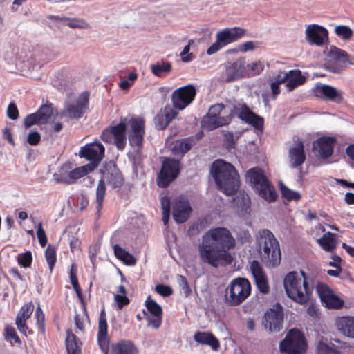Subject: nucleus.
Returning <instances> with one entry per match:
<instances>
[{"instance_id": "5", "label": "nucleus", "mask_w": 354, "mask_h": 354, "mask_svg": "<svg viewBox=\"0 0 354 354\" xmlns=\"http://www.w3.org/2000/svg\"><path fill=\"white\" fill-rule=\"evenodd\" d=\"M246 177L255 192L265 201L271 203L276 200L277 193L261 169L252 168L248 171Z\"/></svg>"}, {"instance_id": "60", "label": "nucleus", "mask_w": 354, "mask_h": 354, "mask_svg": "<svg viewBox=\"0 0 354 354\" xmlns=\"http://www.w3.org/2000/svg\"><path fill=\"white\" fill-rule=\"evenodd\" d=\"M248 68L251 71L252 75H256L259 74L263 70V64L260 61L254 62L248 66Z\"/></svg>"}, {"instance_id": "10", "label": "nucleus", "mask_w": 354, "mask_h": 354, "mask_svg": "<svg viewBox=\"0 0 354 354\" xmlns=\"http://www.w3.org/2000/svg\"><path fill=\"white\" fill-rule=\"evenodd\" d=\"M196 94V88L192 84H188L176 89L171 94V102L174 108L179 111L185 109L193 102Z\"/></svg>"}, {"instance_id": "49", "label": "nucleus", "mask_w": 354, "mask_h": 354, "mask_svg": "<svg viewBox=\"0 0 354 354\" xmlns=\"http://www.w3.org/2000/svg\"><path fill=\"white\" fill-rule=\"evenodd\" d=\"M70 281L77 295L79 297H80L81 289L78 284V280L77 277V268L75 266V264L71 265L70 270Z\"/></svg>"}, {"instance_id": "22", "label": "nucleus", "mask_w": 354, "mask_h": 354, "mask_svg": "<svg viewBox=\"0 0 354 354\" xmlns=\"http://www.w3.org/2000/svg\"><path fill=\"white\" fill-rule=\"evenodd\" d=\"M104 153V146L100 142H93L81 147L80 156L91 160V163H95L97 167L102 159Z\"/></svg>"}, {"instance_id": "38", "label": "nucleus", "mask_w": 354, "mask_h": 354, "mask_svg": "<svg viewBox=\"0 0 354 354\" xmlns=\"http://www.w3.org/2000/svg\"><path fill=\"white\" fill-rule=\"evenodd\" d=\"M96 168L95 163H88L77 167L71 171L72 184L77 179L86 176Z\"/></svg>"}, {"instance_id": "14", "label": "nucleus", "mask_w": 354, "mask_h": 354, "mask_svg": "<svg viewBox=\"0 0 354 354\" xmlns=\"http://www.w3.org/2000/svg\"><path fill=\"white\" fill-rule=\"evenodd\" d=\"M305 39L310 45L322 46L328 41V32L323 26L310 24L306 27Z\"/></svg>"}, {"instance_id": "3", "label": "nucleus", "mask_w": 354, "mask_h": 354, "mask_svg": "<svg viewBox=\"0 0 354 354\" xmlns=\"http://www.w3.org/2000/svg\"><path fill=\"white\" fill-rule=\"evenodd\" d=\"M211 173L218 189L226 195H232L239 187V176L234 166L223 160H215Z\"/></svg>"}, {"instance_id": "26", "label": "nucleus", "mask_w": 354, "mask_h": 354, "mask_svg": "<svg viewBox=\"0 0 354 354\" xmlns=\"http://www.w3.org/2000/svg\"><path fill=\"white\" fill-rule=\"evenodd\" d=\"M245 30L241 27L227 28L216 33V39L225 46L244 36Z\"/></svg>"}, {"instance_id": "34", "label": "nucleus", "mask_w": 354, "mask_h": 354, "mask_svg": "<svg viewBox=\"0 0 354 354\" xmlns=\"http://www.w3.org/2000/svg\"><path fill=\"white\" fill-rule=\"evenodd\" d=\"M138 348L130 340H120L113 344L111 348V354H138Z\"/></svg>"}, {"instance_id": "7", "label": "nucleus", "mask_w": 354, "mask_h": 354, "mask_svg": "<svg viewBox=\"0 0 354 354\" xmlns=\"http://www.w3.org/2000/svg\"><path fill=\"white\" fill-rule=\"evenodd\" d=\"M307 349L304 335L297 329H291L279 344V350L284 354H303Z\"/></svg>"}, {"instance_id": "27", "label": "nucleus", "mask_w": 354, "mask_h": 354, "mask_svg": "<svg viewBox=\"0 0 354 354\" xmlns=\"http://www.w3.org/2000/svg\"><path fill=\"white\" fill-rule=\"evenodd\" d=\"M335 139L333 137H321L313 143V149L322 158L330 157L333 152Z\"/></svg>"}, {"instance_id": "18", "label": "nucleus", "mask_w": 354, "mask_h": 354, "mask_svg": "<svg viewBox=\"0 0 354 354\" xmlns=\"http://www.w3.org/2000/svg\"><path fill=\"white\" fill-rule=\"evenodd\" d=\"M317 292L322 302L328 308H341L344 301L342 299L335 295L326 285L319 283L316 288Z\"/></svg>"}, {"instance_id": "46", "label": "nucleus", "mask_w": 354, "mask_h": 354, "mask_svg": "<svg viewBox=\"0 0 354 354\" xmlns=\"http://www.w3.org/2000/svg\"><path fill=\"white\" fill-rule=\"evenodd\" d=\"M348 347L349 346L346 342L334 339L330 342V354H340Z\"/></svg>"}, {"instance_id": "58", "label": "nucleus", "mask_w": 354, "mask_h": 354, "mask_svg": "<svg viewBox=\"0 0 354 354\" xmlns=\"http://www.w3.org/2000/svg\"><path fill=\"white\" fill-rule=\"evenodd\" d=\"M154 122H155L156 127L158 129H163L166 128L169 124V122L168 121L165 120V116H164L163 113L161 112V111L155 117Z\"/></svg>"}, {"instance_id": "64", "label": "nucleus", "mask_w": 354, "mask_h": 354, "mask_svg": "<svg viewBox=\"0 0 354 354\" xmlns=\"http://www.w3.org/2000/svg\"><path fill=\"white\" fill-rule=\"evenodd\" d=\"M35 317L37 318V323L39 328L43 329L44 323V315L39 306H38L35 310Z\"/></svg>"}, {"instance_id": "36", "label": "nucleus", "mask_w": 354, "mask_h": 354, "mask_svg": "<svg viewBox=\"0 0 354 354\" xmlns=\"http://www.w3.org/2000/svg\"><path fill=\"white\" fill-rule=\"evenodd\" d=\"M71 171L70 163L64 164L54 174L55 181L60 183L72 184Z\"/></svg>"}, {"instance_id": "35", "label": "nucleus", "mask_w": 354, "mask_h": 354, "mask_svg": "<svg viewBox=\"0 0 354 354\" xmlns=\"http://www.w3.org/2000/svg\"><path fill=\"white\" fill-rule=\"evenodd\" d=\"M193 337L198 344L208 345L214 351H217L220 347L218 339L211 333L198 331L195 333Z\"/></svg>"}, {"instance_id": "41", "label": "nucleus", "mask_w": 354, "mask_h": 354, "mask_svg": "<svg viewBox=\"0 0 354 354\" xmlns=\"http://www.w3.org/2000/svg\"><path fill=\"white\" fill-rule=\"evenodd\" d=\"M66 344L68 354H81L80 348L77 345V337L68 331L66 338Z\"/></svg>"}, {"instance_id": "21", "label": "nucleus", "mask_w": 354, "mask_h": 354, "mask_svg": "<svg viewBox=\"0 0 354 354\" xmlns=\"http://www.w3.org/2000/svg\"><path fill=\"white\" fill-rule=\"evenodd\" d=\"M312 92L317 97L337 103L343 99V92L341 90L328 84L317 85L313 88Z\"/></svg>"}, {"instance_id": "43", "label": "nucleus", "mask_w": 354, "mask_h": 354, "mask_svg": "<svg viewBox=\"0 0 354 354\" xmlns=\"http://www.w3.org/2000/svg\"><path fill=\"white\" fill-rule=\"evenodd\" d=\"M106 194V186L105 183L103 180H100L98 183L97 189H96V202H97V212H100V211L102 208V205L104 202V198Z\"/></svg>"}, {"instance_id": "11", "label": "nucleus", "mask_w": 354, "mask_h": 354, "mask_svg": "<svg viewBox=\"0 0 354 354\" xmlns=\"http://www.w3.org/2000/svg\"><path fill=\"white\" fill-rule=\"evenodd\" d=\"M127 124L129 126L128 136L129 144L132 147L140 150L143 145L145 120L140 117L131 118Z\"/></svg>"}, {"instance_id": "8", "label": "nucleus", "mask_w": 354, "mask_h": 354, "mask_svg": "<svg viewBox=\"0 0 354 354\" xmlns=\"http://www.w3.org/2000/svg\"><path fill=\"white\" fill-rule=\"evenodd\" d=\"M126 120H121L119 124L107 128L101 134V139L107 143L116 146L119 150H123L127 143Z\"/></svg>"}, {"instance_id": "54", "label": "nucleus", "mask_w": 354, "mask_h": 354, "mask_svg": "<svg viewBox=\"0 0 354 354\" xmlns=\"http://www.w3.org/2000/svg\"><path fill=\"white\" fill-rule=\"evenodd\" d=\"M206 227V221L203 220L198 221L193 224L189 230V234L190 236H195L199 233L200 231L204 230Z\"/></svg>"}, {"instance_id": "4", "label": "nucleus", "mask_w": 354, "mask_h": 354, "mask_svg": "<svg viewBox=\"0 0 354 354\" xmlns=\"http://www.w3.org/2000/svg\"><path fill=\"white\" fill-rule=\"evenodd\" d=\"M257 247L266 266L273 268L280 263L279 243L272 232L266 229L260 230L257 236Z\"/></svg>"}, {"instance_id": "61", "label": "nucleus", "mask_w": 354, "mask_h": 354, "mask_svg": "<svg viewBox=\"0 0 354 354\" xmlns=\"http://www.w3.org/2000/svg\"><path fill=\"white\" fill-rule=\"evenodd\" d=\"M7 116L11 120H16L19 117V111L14 103H10L7 108Z\"/></svg>"}, {"instance_id": "56", "label": "nucleus", "mask_w": 354, "mask_h": 354, "mask_svg": "<svg viewBox=\"0 0 354 354\" xmlns=\"http://www.w3.org/2000/svg\"><path fill=\"white\" fill-rule=\"evenodd\" d=\"M175 108L169 106H165L161 112L165 116V120L168 121L169 123L171 121L177 116V112L174 110Z\"/></svg>"}, {"instance_id": "16", "label": "nucleus", "mask_w": 354, "mask_h": 354, "mask_svg": "<svg viewBox=\"0 0 354 354\" xmlns=\"http://www.w3.org/2000/svg\"><path fill=\"white\" fill-rule=\"evenodd\" d=\"M326 56L330 59V61L335 62L332 64L328 62L324 64L325 68L332 73H339L342 68V65L348 61V54L335 46H330L326 52Z\"/></svg>"}, {"instance_id": "25", "label": "nucleus", "mask_w": 354, "mask_h": 354, "mask_svg": "<svg viewBox=\"0 0 354 354\" xmlns=\"http://www.w3.org/2000/svg\"><path fill=\"white\" fill-rule=\"evenodd\" d=\"M52 109L48 105H43L39 109L32 114H30L24 119V126L28 128L35 124H42L48 122L52 115Z\"/></svg>"}, {"instance_id": "19", "label": "nucleus", "mask_w": 354, "mask_h": 354, "mask_svg": "<svg viewBox=\"0 0 354 354\" xmlns=\"http://www.w3.org/2000/svg\"><path fill=\"white\" fill-rule=\"evenodd\" d=\"M234 113L241 120L252 124L261 130L263 126V119L253 113L245 104H238L234 108Z\"/></svg>"}, {"instance_id": "62", "label": "nucleus", "mask_w": 354, "mask_h": 354, "mask_svg": "<svg viewBox=\"0 0 354 354\" xmlns=\"http://www.w3.org/2000/svg\"><path fill=\"white\" fill-rule=\"evenodd\" d=\"M114 299L120 309L122 308L124 306L128 304L129 302L127 295L116 294L114 295Z\"/></svg>"}, {"instance_id": "53", "label": "nucleus", "mask_w": 354, "mask_h": 354, "mask_svg": "<svg viewBox=\"0 0 354 354\" xmlns=\"http://www.w3.org/2000/svg\"><path fill=\"white\" fill-rule=\"evenodd\" d=\"M317 352L318 354H330V342L327 343L326 339L323 338L319 339L317 346Z\"/></svg>"}, {"instance_id": "9", "label": "nucleus", "mask_w": 354, "mask_h": 354, "mask_svg": "<svg viewBox=\"0 0 354 354\" xmlns=\"http://www.w3.org/2000/svg\"><path fill=\"white\" fill-rule=\"evenodd\" d=\"M223 111L225 112V108L222 104L212 105L209 109L207 114L203 118V128L211 131L229 124L232 118L231 114L220 116Z\"/></svg>"}, {"instance_id": "44", "label": "nucleus", "mask_w": 354, "mask_h": 354, "mask_svg": "<svg viewBox=\"0 0 354 354\" xmlns=\"http://www.w3.org/2000/svg\"><path fill=\"white\" fill-rule=\"evenodd\" d=\"M146 307L148 311L153 316H162V307L149 296L145 301Z\"/></svg>"}, {"instance_id": "63", "label": "nucleus", "mask_w": 354, "mask_h": 354, "mask_svg": "<svg viewBox=\"0 0 354 354\" xmlns=\"http://www.w3.org/2000/svg\"><path fill=\"white\" fill-rule=\"evenodd\" d=\"M40 140V134L37 131L30 132L27 136V141L31 145H37Z\"/></svg>"}, {"instance_id": "51", "label": "nucleus", "mask_w": 354, "mask_h": 354, "mask_svg": "<svg viewBox=\"0 0 354 354\" xmlns=\"http://www.w3.org/2000/svg\"><path fill=\"white\" fill-rule=\"evenodd\" d=\"M17 261L19 264L23 266L24 268L30 267L32 262L31 252H26L25 253L18 254Z\"/></svg>"}, {"instance_id": "23", "label": "nucleus", "mask_w": 354, "mask_h": 354, "mask_svg": "<svg viewBox=\"0 0 354 354\" xmlns=\"http://www.w3.org/2000/svg\"><path fill=\"white\" fill-rule=\"evenodd\" d=\"M97 344L104 354L109 351L110 338L108 335L107 322L104 310L100 312L98 322Z\"/></svg>"}, {"instance_id": "40", "label": "nucleus", "mask_w": 354, "mask_h": 354, "mask_svg": "<svg viewBox=\"0 0 354 354\" xmlns=\"http://www.w3.org/2000/svg\"><path fill=\"white\" fill-rule=\"evenodd\" d=\"M113 250L117 258L123 261L125 264L129 266H134L136 264V259L133 256L119 245H115L113 246Z\"/></svg>"}, {"instance_id": "12", "label": "nucleus", "mask_w": 354, "mask_h": 354, "mask_svg": "<svg viewBox=\"0 0 354 354\" xmlns=\"http://www.w3.org/2000/svg\"><path fill=\"white\" fill-rule=\"evenodd\" d=\"M180 162L172 158H166L162 165L158 177V185L166 187L178 176L180 171Z\"/></svg>"}, {"instance_id": "29", "label": "nucleus", "mask_w": 354, "mask_h": 354, "mask_svg": "<svg viewBox=\"0 0 354 354\" xmlns=\"http://www.w3.org/2000/svg\"><path fill=\"white\" fill-rule=\"evenodd\" d=\"M281 81L286 84L287 91L290 92L297 86L302 85L306 82V77L299 70H290L288 72L281 73Z\"/></svg>"}, {"instance_id": "39", "label": "nucleus", "mask_w": 354, "mask_h": 354, "mask_svg": "<svg viewBox=\"0 0 354 354\" xmlns=\"http://www.w3.org/2000/svg\"><path fill=\"white\" fill-rule=\"evenodd\" d=\"M171 70V64L168 62H158L151 66L152 73L158 77H162L168 74Z\"/></svg>"}, {"instance_id": "31", "label": "nucleus", "mask_w": 354, "mask_h": 354, "mask_svg": "<svg viewBox=\"0 0 354 354\" xmlns=\"http://www.w3.org/2000/svg\"><path fill=\"white\" fill-rule=\"evenodd\" d=\"M245 71L244 61L241 59L229 62L226 67L225 79L228 82L235 81L243 76Z\"/></svg>"}, {"instance_id": "30", "label": "nucleus", "mask_w": 354, "mask_h": 354, "mask_svg": "<svg viewBox=\"0 0 354 354\" xmlns=\"http://www.w3.org/2000/svg\"><path fill=\"white\" fill-rule=\"evenodd\" d=\"M335 326L344 336L354 338V317L342 316L335 319Z\"/></svg>"}, {"instance_id": "28", "label": "nucleus", "mask_w": 354, "mask_h": 354, "mask_svg": "<svg viewBox=\"0 0 354 354\" xmlns=\"http://www.w3.org/2000/svg\"><path fill=\"white\" fill-rule=\"evenodd\" d=\"M250 270L259 291L264 294L268 292L269 286L267 277L259 262L253 261L250 264Z\"/></svg>"}, {"instance_id": "17", "label": "nucleus", "mask_w": 354, "mask_h": 354, "mask_svg": "<svg viewBox=\"0 0 354 354\" xmlns=\"http://www.w3.org/2000/svg\"><path fill=\"white\" fill-rule=\"evenodd\" d=\"M283 309L277 304L272 308L268 310L263 319V325L265 329L270 332H279L282 326Z\"/></svg>"}, {"instance_id": "59", "label": "nucleus", "mask_w": 354, "mask_h": 354, "mask_svg": "<svg viewBox=\"0 0 354 354\" xmlns=\"http://www.w3.org/2000/svg\"><path fill=\"white\" fill-rule=\"evenodd\" d=\"M37 236L40 245L44 247L47 243V238L44 230L42 228V224L39 223L37 229Z\"/></svg>"}, {"instance_id": "47", "label": "nucleus", "mask_w": 354, "mask_h": 354, "mask_svg": "<svg viewBox=\"0 0 354 354\" xmlns=\"http://www.w3.org/2000/svg\"><path fill=\"white\" fill-rule=\"evenodd\" d=\"M45 257L50 271L52 272L57 261L56 251L53 246L49 245L45 252Z\"/></svg>"}, {"instance_id": "32", "label": "nucleus", "mask_w": 354, "mask_h": 354, "mask_svg": "<svg viewBox=\"0 0 354 354\" xmlns=\"http://www.w3.org/2000/svg\"><path fill=\"white\" fill-rule=\"evenodd\" d=\"M34 306L32 303L26 304L24 305L18 313L16 318V325L19 330L25 335H27L28 330L26 322L30 318L33 312Z\"/></svg>"}, {"instance_id": "1", "label": "nucleus", "mask_w": 354, "mask_h": 354, "mask_svg": "<svg viewBox=\"0 0 354 354\" xmlns=\"http://www.w3.org/2000/svg\"><path fill=\"white\" fill-rule=\"evenodd\" d=\"M235 239L227 228L210 229L203 235L198 244L199 259L214 268L229 265L233 259L229 250L235 246Z\"/></svg>"}, {"instance_id": "6", "label": "nucleus", "mask_w": 354, "mask_h": 354, "mask_svg": "<svg viewBox=\"0 0 354 354\" xmlns=\"http://www.w3.org/2000/svg\"><path fill=\"white\" fill-rule=\"evenodd\" d=\"M251 293V285L245 278L233 279L225 289V301L229 306H238L243 303Z\"/></svg>"}, {"instance_id": "24", "label": "nucleus", "mask_w": 354, "mask_h": 354, "mask_svg": "<svg viewBox=\"0 0 354 354\" xmlns=\"http://www.w3.org/2000/svg\"><path fill=\"white\" fill-rule=\"evenodd\" d=\"M102 180L113 188L122 185L124 179L120 170L113 164L107 165L102 171Z\"/></svg>"}, {"instance_id": "48", "label": "nucleus", "mask_w": 354, "mask_h": 354, "mask_svg": "<svg viewBox=\"0 0 354 354\" xmlns=\"http://www.w3.org/2000/svg\"><path fill=\"white\" fill-rule=\"evenodd\" d=\"M335 34L342 39L348 40L353 35V30L347 26L339 25L335 28Z\"/></svg>"}, {"instance_id": "57", "label": "nucleus", "mask_w": 354, "mask_h": 354, "mask_svg": "<svg viewBox=\"0 0 354 354\" xmlns=\"http://www.w3.org/2000/svg\"><path fill=\"white\" fill-rule=\"evenodd\" d=\"M155 290L157 293L162 297H168L173 293L172 288L166 285L158 284L155 287Z\"/></svg>"}, {"instance_id": "45", "label": "nucleus", "mask_w": 354, "mask_h": 354, "mask_svg": "<svg viewBox=\"0 0 354 354\" xmlns=\"http://www.w3.org/2000/svg\"><path fill=\"white\" fill-rule=\"evenodd\" d=\"M280 190L283 196L288 201H299L301 198L299 192L290 189L282 183L280 184Z\"/></svg>"}, {"instance_id": "33", "label": "nucleus", "mask_w": 354, "mask_h": 354, "mask_svg": "<svg viewBox=\"0 0 354 354\" xmlns=\"http://www.w3.org/2000/svg\"><path fill=\"white\" fill-rule=\"evenodd\" d=\"M49 19L57 24H64L71 28H91L90 24L85 19L82 18L59 17L58 16L50 15Z\"/></svg>"}, {"instance_id": "20", "label": "nucleus", "mask_w": 354, "mask_h": 354, "mask_svg": "<svg viewBox=\"0 0 354 354\" xmlns=\"http://www.w3.org/2000/svg\"><path fill=\"white\" fill-rule=\"evenodd\" d=\"M192 209L189 201L184 197L175 198L173 203V217L178 223H185L190 216Z\"/></svg>"}, {"instance_id": "50", "label": "nucleus", "mask_w": 354, "mask_h": 354, "mask_svg": "<svg viewBox=\"0 0 354 354\" xmlns=\"http://www.w3.org/2000/svg\"><path fill=\"white\" fill-rule=\"evenodd\" d=\"M281 74H278L270 83V88L274 99L280 93V84H284L283 81H281Z\"/></svg>"}, {"instance_id": "37", "label": "nucleus", "mask_w": 354, "mask_h": 354, "mask_svg": "<svg viewBox=\"0 0 354 354\" xmlns=\"http://www.w3.org/2000/svg\"><path fill=\"white\" fill-rule=\"evenodd\" d=\"M317 242L324 250L330 252L336 247L335 234L328 232L317 239Z\"/></svg>"}, {"instance_id": "13", "label": "nucleus", "mask_w": 354, "mask_h": 354, "mask_svg": "<svg viewBox=\"0 0 354 354\" xmlns=\"http://www.w3.org/2000/svg\"><path fill=\"white\" fill-rule=\"evenodd\" d=\"M87 105L88 95L83 93L66 102L63 115L70 118H80L86 111Z\"/></svg>"}, {"instance_id": "2", "label": "nucleus", "mask_w": 354, "mask_h": 354, "mask_svg": "<svg viewBox=\"0 0 354 354\" xmlns=\"http://www.w3.org/2000/svg\"><path fill=\"white\" fill-rule=\"evenodd\" d=\"M283 284L288 297L301 304L309 301L314 289L312 279L303 271L289 272L284 278Z\"/></svg>"}, {"instance_id": "15", "label": "nucleus", "mask_w": 354, "mask_h": 354, "mask_svg": "<svg viewBox=\"0 0 354 354\" xmlns=\"http://www.w3.org/2000/svg\"><path fill=\"white\" fill-rule=\"evenodd\" d=\"M288 158L291 168H297L305 162L306 154L304 142L299 137L295 136L292 138V142L288 147Z\"/></svg>"}, {"instance_id": "42", "label": "nucleus", "mask_w": 354, "mask_h": 354, "mask_svg": "<svg viewBox=\"0 0 354 354\" xmlns=\"http://www.w3.org/2000/svg\"><path fill=\"white\" fill-rule=\"evenodd\" d=\"M191 148V143L187 140H177L172 147L171 151L176 156H183Z\"/></svg>"}, {"instance_id": "52", "label": "nucleus", "mask_w": 354, "mask_h": 354, "mask_svg": "<svg viewBox=\"0 0 354 354\" xmlns=\"http://www.w3.org/2000/svg\"><path fill=\"white\" fill-rule=\"evenodd\" d=\"M5 338L8 339H12L15 343L21 344L19 337L16 333L15 329L9 325H6L4 329Z\"/></svg>"}, {"instance_id": "55", "label": "nucleus", "mask_w": 354, "mask_h": 354, "mask_svg": "<svg viewBox=\"0 0 354 354\" xmlns=\"http://www.w3.org/2000/svg\"><path fill=\"white\" fill-rule=\"evenodd\" d=\"M193 44L192 40H189L188 44L186 45L183 51L180 53V56L181 57V60L184 62H188L192 60L193 55L192 53H189L190 50V45Z\"/></svg>"}]
</instances>
